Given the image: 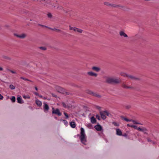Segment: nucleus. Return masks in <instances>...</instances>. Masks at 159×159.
<instances>
[{
    "label": "nucleus",
    "instance_id": "nucleus-50",
    "mask_svg": "<svg viewBox=\"0 0 159 159\" xmlns=\"http://www.w3.org/2000/svg\"><path fill=\"white\" fill-rule=\"evenodd\" d=\"M52 95L53 97H55V95L52 94Z\"/></svg>",
    "mask_w": 159,
    "mask_h": 159
},
{
    "label": "nucleus",
    "instance_id": "nucleus-14",
    "mask_svg": "<svg viewBox=\"0 0 159 159\" xmlns=\"http://www.w3.org/2000/svg\"><path fill=\"white\" fill-rule=\"evenodd\" d=\"M116 134L117 135L121 136L122 135V133L121 131L119 129H117L116 130Z\"/></svg>",
    "mask_w": 159,
    "mask_h": 159
},
{
    "label": "nucleus",
    "instance_id": "nucleus-33",
    "mask_svg": "<svg viewBox=\"0 0 159 159\" xmlns=\"http://www.w3.org/2000/svg\"><path fill=\"white\" fill-rule=\"evenodd\" d=\"M23 98H24L25 99H26V98L29 99V98H30V97L29 96H24Z\"/></svg>",
    "mask_w": 159,
    "mask_h": 159
},
{
    "label": "nucleus",
    "instance_id": "nucleus-2",
    "mask_svg": "<svg viewBox=\"0 0 159 159\" xmlns=\"http://www.w3.org/2000/svg\"><path fill=\"white\" fill-rule=\"evenodd\" d=\"M80 130L81 135L80 137V138L81 141L82 143L85 144V143L86 142V135L84 132V130L83 128H81L80 129Z\"/></svg>",
    "mask_w": 159,
    "mask_h": 159
},
{
    "label": "nucleus",
    "instance_id": "nucleus-15",
    "mask_svg": "<svg viewBox=\"0 0 159 159\" xmlns=\"http://www.w3.org/2000/svg\"><path fill=\"white\" fill-rule=\"evenodd\" d=\"M122 87L125 89H132L133 88L131 87L128 86L126 85L125 83H123L122 84Z\"/></svg>",
    "mask_w": 159,
    "mask_h": 159
},
{
    "label": "nucleus",
    "instance_id": "nucleus-13",
    "mask_svg": "<svg viewBox=\"0 0 159 159\" xmlns=\"http://www.w3.org/2000/svg\"><path fill=\"white\" fill-rule=\"evenodd\" d=\"M94 128L98 131H101L102 129L101 126L100 125H97L95 126Z\"/></svg>",
    "mask_w": 159,
    "mask_h": 159
},
{
    "label": "nucleus",
    "instance_id": "nucleus-52",
    "mask_svg": "<svg viewBox=\"0 0 159 159\" xmlns=\"http://www.w3.org/2000/svg\"><path fill=\"white\" fill-rule=\"evenodd\" d=\"M6 58L8 59V57H6Z\"/></svg>",
    "mask_w": 159,
    "mask_h": 159
},
{
    "label": "nucleus",
    "instance_id": "nucleus-25",
    "mask_svg": "<svg viewBox=\"0 0 159 159\" xmlns=\"http://www.w3.org/2000/svg\"><path fill=\"white\" fill-rule=\"evenodd\" d=\"M87 93L89 94H91L92 95H93V94L94 93L92 91L90 90H87Z\"/></svg>",
    "mask_w": 159,
    "mask_h": 159
},
{
    "label": "nucleus",
    "instance_id": "nucleus-34",
    "mask_svg": "<svg viewBox=\"0 0 159 159\" xmlns=\"http://www.w3.org/2000/svg\"><path fill=\"white\" fill-rule=\"evenodd\" d=\"M39 48L43 50H46V48L44 47H40Z\"/></svg>",
    "mask_w": 159,
    "mask_h": 159
},
{
    "label": "nucleus",
    "instance_id": "nucleus-26",
    "mask_svg": "<svg viewBox=\"0 0 159 159\" xmlns=\"http://www.w3.org/2000/svg\"><path fill=\"white\" fill-rule=\"evenodd\" d=\"M12 102H15L16 101V98L14 96H13L11 99Z\"/></svg>",
    "mask_w": 159,
    "mask_h": 159
},
{
    "label": "nucleus",
    "instance_id": "nucleus-31",
    "mask_svg": "<svg viewBox=\"0 0 159 159\" xmlns=\"http://www.w3.org/2000/svg\"><path fill=\"white\" fill-rule=\"evenodd\" d=\"M20 78L21 79H23V80H27V81H30V82H31V80H29V79H27L25 78H24V77H21Z\"/></svg>",
    "mask_w": 159,
    "mask_h": 159
},
{
    "label": "nucleus",
    "instance_id": "nucleus-9",
    "mask_svg": "<svg viewBox=\"0 0 159 159\" xmlns=\"http://www.w3.org/2000/svg\"><path fill=\"white\" fill-rule=\"evenodd\" d=\"M104 4L106 5L111 7H116L118 6L117 5H116L115 4H111L107 2H105L104 3Z\"/></svg>",
    "mask_w": 159,
    "mask_h": 159
},
{
    "label": "nucleus",
    "instance_id": "nucleus-37",
    "mask_svg": "<svg viewBox=\"0 0 159 159\" xmlns=\"http://www.w3.org/2000/svg\"><path fill=\"white\" fill-rule=\"evenodd\" d=\"M96 107L97 109H98L99 110H100L101 108V107L98 106H96Z\"/></svg>",
    "mask_w": 159,
    "mask_h": 159
},
{
    "label": "nucleus",
    "instance_id": "nucleus-4",
    "mask_svg": "<svg viewBox=\"0 0 159 159\" xmlns=\"http://www.w3.org/2000/svg\"><path fill=\"white\" fill-rule=\"evenodd\" d=\"M55 89L58 92L60 93L67 94V93L66 91L65 90L61 87L57 86H56Z\"/></svg>",
    "mask_w": 159,
    "mask_h": 159
},
{
    "label": "nucleus",
    "instance_id": "nucleus-35",
    "mask_svg": "<svg viewBox=\"0 0 159 159\" xmlns=\"http://www.w3.org/2000/svg\"><path fill=\"white\" fill-rule=\"evenodd\" d=\"M137 130L139 131H143V129L141 128L140 127L138 128Z\"/></svg>",
    "mask_w": 159,
    "mask_h": 159
},
{
    "label": "nucleus",
    "instance_id": "nucleus-10",
    "mask_svg": "<svg viewBox=\"0 0 159 159\" xmlns=\"http://www.w3.org/2000/svg\"><path fill=\"white\" fill-rule=\"evenodd\" d=\"M87 74L89 76H94L95 77H96L97 76V74L91 71L88 72Z\"/></svg>",
    "mask_w": 159,
    "mask_h": 159
},
{
    "label": "nucleus",
    "instance_id": "nucleus-8",
    "mask_svg": "<svg viewBox=\"0 0 159 159\" xmlns=\"http://www.w3.org/2000/svg\"><path fill=\"white\" fill-rule=\"evenodd\" d=\"M43 104V108L44 111L45 112H47L48 111L49 109V107L48 105L46 103H44Z\"/></svg>",
    "mask_w": 159,
    "mask_h": 159
},
{
    "label": "nucleus",
    "instance_id": "nucleus-38",
    "mask_svg": "<svg viewBox=\"0 0 159 159\" xmlns=\"http://www.w3.org/2000/svg\"><path fill=\"white\" fill-rule=\"evenodd\" d=\"M9 71L13 74H15L16 73L15 71L11 70H9Z\"/></svg>",
    "mask_w": 159,
    "mask_h": 159
},
{
    "label": "nucleus",
    "instance_id": "nucleus-51",
    "mask_svg": "<svg viewBox=\"0 0 159 159\" xmlns=\"http://www.w3.org/2000/svg\"><path fill=\"white\" fill-rule=\"evenodd\" d=\"M124 136H126V134H125V135H123Z\"/></svg>",
    "mask_w": 159,
    "mask_h": 159
},
{
    "label": "nucleus",
    "instance_id": "nucleus-23",
    "mask_svg": "<svg viewBox=\"0 0 159 159\" xmlns=\"http://www.w3.org/2000/svg\"><path fill=\"white\" fill-rule=\"evenodd\" d=\"M93 96L96 97L98 98H100L101 97V95H100L96 93H94Z\"/></svg>",
    "mask_w": 159,
    "mask_h": 159
},
{
    "label": "nucleus",
    "instance_id": "nucleus-11",
    "mask_svg": "<svg viewBox=\"0 0 159 159\" xmlns=\"http://www.w3.org/2000/svg\"><path fill=\"white\" fill-rule=\"evenodd\" d=\"M15 35L17 37L20 38H21V39L24 38L26 37V35L24 34H20V35L16 34Z\"/></svg>",
    "mask_w": 159,
    "mask_h": 159
},
{
    "label": "nucleus",
    "instance_id": "nucleus-46",
    "mask_svg": "<svg viewBox=\"0 0 159 159\" xmlns=\"http://www.w3.org/2000/svg\"><path fill=\"white\" fill-rule=\"evenodd\" d=\"M3 70L2 68L0 67V70Z\"/></svg>",
    "mask_w": 159,
    "mask_h": 159
},
{
    "label": "nucleus",
    "instance_id": "nucleus-39",
    "mask_svg": "<svg viewBox=\"0 0 159 159\" xmlns=\"http://www.w3.org/2000/svg\"><path fill=\"white\" fill-rule=\"evenodd\" d=\"M39 26H40L41 27H47V26L44 25H41V24H39L38 25Z\"/></svg>",
    "mask_w": 159,
    "mask_h": 159
},
{
    "label": "nucleus",
    "instance_id": "nucleus-7",
    "mask_svg": "<svg viewBox=\"0 0 159 159\" xmlns=\"http://www.w3.org/2000/svg\"><path fill=\"white\" fill-rule=\"evenodd\" d=\"M122 119L127 122L132 121L133 122V123L134 124H141L137 122H136L135 120L131 119L129 120L125 117H123Z\"/></svg>",
    "mask_w": 159,
    "mask_h": 159
},
{
    "label": "nucleus",
    "instance_id": "nucleus-28",
    "mask_svg": "<svg viewBox=\"0 0 159 159\" xmlns=\"http://www.w3.org/2000/svg\"><path fill=\"white\" fill-rule=\"evenodd\" d=\"M82 31L83 30H82L78 28H77L76 32L80 33H82Z\"/></svg>",
    "mask_w": 159,
    "mask_h": 159
},
{
    "label": "nucleus",
    "instance_id": "nucleus-20",
    "mask_svg": "<svg viewBox=\"0 0 159 159\" xmlns=\"http://www.w3.org/2000/svg\"><path fill=\"white\" fill-rule=\"evenodd\" d=\"M70 125L72 128H75V127L76 125L74 122H71L70 123Z\"/></svg>",
    "mask_w": 159,
    "mask_h": 159
},
{
    "label": "nucleus",
    "instance_id": "nucleus-1",
    "mask_svg": "<svg viewBox=\"0 0 159 159\" xmlns=\"http://www.w3.org/2000/svg\"><path fill=\"white\" fill-rule=\"evenodd\" d=\"M121 80L119 78H108L107 79L106 82L109 84H118L120 82Z\"/></svg>",
    "mask_w": 159,
    "mask_h": 159
},
{
    "label": "nucleus",
    "instance_id": "nucleus-40",
    "mask_svg": "<svg viewBox=\"0 0 159 159\" xmlns=\"http://www.w3.org/2000/svg\"><path fill=\"white\" fill-rule=\"evenodd\" d=\"M34 93L36 96H39V93H38L37 92H34Z\"/></svg>",
    "mask_w": 159,
    "mask_h": 159
},
{
    "label": "nucleus",
    "instance_id": "nucleus-42",
    "mask_svg": "<svg viewBox=\"0 0 159 159\" xmlns=\"http://www.w3.org/2000/svg\"><path fill=\"white\" fill-rule=\"evenodd\" d=\"M133 128H134L135 129H137V128H138V127H137V126H136V125H134V126H133Z\"/></svg>",
    "mask_w": 159,
    "mask_h": 159
},
{
    "label": "nucleus",
    "instance_id": "nucleus-22",
    "mask_svg": "<svg viewBox=\"0 0 159 159\" xmlns=\"http://www.w3.org/2000/svg\"><path fill=\"white\" fill-rule=\"evenodd\" d=\"M62 104L63 107L65 108H70V106L66 105L64 102H62Z\"/></svg>",
    "mask_w": 159,
    "mask_h": 159
},
{
    "label": "nucleus",
    "instance_id": "nucleus-19",
    "mask_svg": "<svg viewBox=\"0 0 159 159\" xmlns=\"http://www.w3.org/2000/svg\"><path fill=\"white\" fill-rule=\"evenodd\" d=\"M91 122L92 124L95 123L96 122V120L95 117L93 116L91 118Z\"/></svg>",
    "mask_w": 159,
    "mask_h": 159
},
{
    "label": "nucleus",
    "instance_id": "nucleus-36",
    "mask_svg": "<svg viewBox=\"0 0 159 159\" xmlns=\"http://www.w3.org/2000/svg\"><path fill=\"white\" fill-rule=\"evenodd\" d=\"M48 17L50 18H51L52 16V15L51 13H48Z\"/></svg>",
    "mask_w": 159,
    "mask_h": 159
},
{
    "label": "nucleus",
    "instance_id": "nucleus-41",
    "mask_svg": "<svg viewBox=\"0 0 159 159\" xmlns=\"http://www.w3.org/2000/svg\"><path fill=\"white\" fill-rule=\"evenodd\" d=\"M3 98V97L0 94V100H2V99Z\"/></svg>",
    "mask_w": 159,
    "mask_h": 159
},
{
    "label": "nucleus",
    "instance_id": "nucleus-24",
    "mask_svg": "<svg viewBox=\"0 0 159 159\" xmlns=\"http://www.w3.org/2000/svg\"><path fill=\"white\" fill-rule=\"evenodd\" d=\"M69 27L70 30H73L75 32L76 31V30L77 28L74 27H72L70 26H69Z\"/></svg>",
    "mask_w": 159,
    "mask_h": 159
},
{
    "label": "nucleus",
    "instance_id": "nucleus-21",
    "mask_svg": "<svg viewBox=\"0 0 159 159\" xmlns=\"http://www.w3.org/2000/svg\"><path fill=\"white\" fill-rule=\"evenodd\" d=\"M50 29L53 30V31H55L56 32H62L61 31V30H60L59 29H57L56 28H50Z\"/></svg>",
    "mask_w": 159,
    "mask_h": 159
},
{
    "label": "nucleus",
    "instance_id": "nucleus-27",
    "mask_svg": "<svg viewBox=\"0 0 159 159\" xmlns=\"http://www.w3.org/2000/svg\"><path fill=\"white\" fill-rule=\"evenodd\" d=\"M63 122L64 125H68V122L66 120H63Z\"/></svg>",
    "mask_w": 159,
    "mask_h": 159
},
{
    "label": "nucleus",
    "instance_id": "nucleus-53",
    "mask_svg": "<svg viewBox=\"0 0 159 159\" xmlns=\"http://www.w3.org/2000/svg\"><path fill=\"white\" fill-rule=\"evenodd\" d=\"M127 108H129V107H127Z\"/></svg>",
    "mask_w": 159,
    "mask_h": 159
},
{
    "label": "nucleus",
    "instance_id": "nucleus-48",
    "mask_svg": "<svg viewBox=\"0 0 159 159\" xmlns=\"http://www.w3.org/2000/svg\"><path fill=\"white\" fill-rule=\"evenodd\" d=\"M127 126L130 127V125H129V124H128L127 125Z\"/></svg>",
    "mask_w": 159,
    "mask_h": 159
},
{
    "label": "nucleus",
    "instance_id": "nucleus-32",
    "mask_svg": "<svg viewBox=\"0 0 159 159\" xmlns=\"http://www.w3.org/2000/svg\"><path fill=\"white\" fill-rule=\"evenodd\" d=\"M64 114L65 115V116H66V118L67 119H68L69 118V116L65 112H64Z\"/></svg>",
    "mask_w": 159,
    "mask_h": 159
},
{
    "label": "nucleus",
    "instance_id": "nucleus-44",
    "mask_svg": "<svg viewBox=\"0 0 159 159\" xmlns=\"http://www.w3.org/2000/svg\"><path fill=\"white\" fill-rule=\"evenodd\" d=\"M34 88L36 90H38V89L36 87H35Z\"/></svg>",
    "mask_w": 159,
    "mask_h": 159
},
{
    "label": "nucleus",
    "instance_id": "nucleus-17",
    "mask_svg": "<svg viewBox=\"0 0 159 159\" xmlns=\"http://www.w3.org/2000/svg\"><path fill=\"white\" fill-rule=\"evenodd\" d=\"M17 102L20 103H23V101L21 99V98L20 97H18L17 98Z\"/></svg>",
    "mask_w": 159,
    "mask_h": 159
},
{
    "label": "nucleus",
    "instance_id": "nucleus-47",
    "mask_svg": "<svg viewBox=\"0 0 159 159\" xmlns=\"http://www.w3.org/2000/svg\"><path fill=\"white\" fill-rule=\"evenodd\" d=\"M96 117L97 118H98V119H99V116H98L97 115L96 116Z\"/></svg>",
    "mask_w": 159,
    "mask_h": 159
},
{
    "label": "nucleus",
    "instance_id": "nucleus-43",
    "mask_svg": "<svg viewBox=\"0 0 159 159\" xmlns=\"http://www.w3.org/2000/svg\"><path fill=\"white\" fill-rule=\"evenodd\" d=\"M39 96L40 98H43V96L42 95H39V96Z\"/></svg>",
    "mask_w": 159,
    "mask_h": 159
},
{
    "label": "nucleus",
    "instance_id": "nucleus-18",
    "mask_svg": "<svg viewBox=\"0 0 159 159\" xmlns=\"http://www.w3.org/2000/svg\"><path fill=\"white\" fill-rule=\"evenodd\" d=\"M120 34L121 36H123L125 37H128L127 35L124 32L122 31H121L120 32Z\"/></svg>",
    "mask_w": 159,
    "mask_h": 159
},
{
    "label": "nucleus",
    "instance_id": "nucleus-49",
    "mask_svg": "<svg viewBox=\"0 0 159 159\" xmlns=\"http://www.w3.org/2000/svg\"><path fill=\"white\" fill-rule=\"evenodd\" d=\"M43 98V99H47V98H46V97H44Z\"/></svg>",
    "mask_w": 159,
    "mask_h": 159
},
{
    "label": "nucleus",
    "instance_id": "nucleus-30",
    "mask_svg": "<svg viewBox=\"0 0 159 159\" xmlns=\"http://www.w3.org/2000/svg\"><path fill=\"white\" fill-rule=\"evenodd\" d=\"M112 124H113L114 125L116 126H119V124L115 122H113Z\"/></svg>",
    "mask_w": 159,
    "mask_h": 159
},
{
    "label": "nucleus",
    "instance_id": "nucleus-16",
    "mask_svg": "<svg viewBox=\"0 0 159 159\" xmlns=\"http://www.w3.org/2000/svg\"><path fill=\"white\" fill-rule=\"evenodd\" d=\"M36 103L38 106L40 107L41 106L42 103L41 101L38 99L36 100Z\"/></svg>",
    "mask_w": 159,
    "mask_h": 159
},
{
    "label": "nucleus",
    "instance_id": "nucleus-12",
    "mask_svg": "<svg viewBox=\"0 0 159 159\" xmlns=\"http://www.w3.org/2000/svg\"><path fill=\"white\" fill-rule=\"evenodd\" d=\"M92 69L93 70L97 72H99L100 70V69L99 67L96 66H93Z\"/></svg>",
    "mask_w": 159,
    "mask_h": 159
},
{
    "label": "nucleus",
    "instance_id": "nucleus-5",
    "mask_svg": "<svg viewBox=\"0 0 159 159\" xmlns=\"http://www.w3.org/2000/svg\"><path fill=\"white\" fill-rule=\"evenodd\" d=\"M100 114L103 120L106 118V115L109 116L110 115V114L107 111L100 112Z\"/></svg>",
    "mask_w": 159,
    "mask_h": 159
},
{
    "label": "nucleus",
    "instance_id": "nucleus-3",
    "mask_svg": "<svg viewBox=\"0 0 159 159\" xmlns=\"http://www.w3.org/2000/svg\"><path fill=\"white\" fill-rule=\"evenodd\" d=\"M120 75L122 76L126 77L132 80H136L138 79L137 78L131 75H128L124 72H121L120 73Z\"/></svg>",
    "mask_w": 159,
    "mask_h": 159
},
{
    "label": "nucleus",
    "instance_id": "nucleus-45",
    "mask_svg": "<svg viewBox=\"0 0 159 159\" xmlns=\"http://www.w3.org/2000/svg\"><path fill=\"white\" fill-rule=\"evenodd\" d=\"M134 125H130V127L133 128Z\"/></svg>",
    "mask_w": 159,
    "mask_h": 159
},
{
    "label": "nucleus",
    "instance_id": "nucleus-29",
    "mask_svg": "<svg viewBox=\"0 0 159 159\" xmlns=\"http://www.w3.org/2000/svg\"><path fill=\"white\" fill-rule=\"evenodd\" d=\"M9 87L11 89H15V87L12 84L10 85Z\"/></svg>",
    "mask_w": 159,
    "mask_h": 159
},
{
    "label": "nucleus",
    "instance_id": "nucleus-6",
    "mask_svg": "<svg viewBox=\"0 0 159 159\" xmlns=\"http://www.w3.org/2000/svg\"><path fill=\"white\" fill-rule=\"evenodd\" d=\"M52 114L57 115L59 116H61V113L59 109H56L55 110L54 109V108L53 107L52 108Z\"/></svg>",
    "mask_w": 159,
    "mask_h": 159
}]
</instances>
